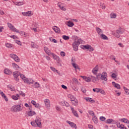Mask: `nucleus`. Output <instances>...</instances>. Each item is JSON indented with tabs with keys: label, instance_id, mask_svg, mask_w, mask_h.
I'll return each mask as SVG.
<instances>
[{
	"label": "nucleus",
	"instance_id": "nucleus-1",
	"mask_svg": "<svg viewBox=\"0 0 129 129\" xmlns=\"http://www.w3.org/2000/svg\"><path fill=\"white\" fill-rule=\"evenodd\" d=\"M23 108H24V105L22 104L20 105H15L11 107V111L13 112H18L19 111H22Z\"/></svg>",
	"mask_w": 129,
	"mask_h": 129
},
{
	"label": "nucleus",
	"instance_id": "nucleus-2",
	"mask_svg": "<svg viewBox=\"0 0 129 129\" xmlns=\"http://www.w3.org/2000/svg\"><path fill=\"white\" fill-rule=\"evenodd\" d=\"M31 124L32 126H38V127H42V124L41 123V118L37 116L35 121H31Z\"/></svg>",
	"mask_w": 129,
	"mask_h": 129
},
{
	"label": "nucleus",
	"instance_id": "nucleus-3",
	"mask_svg": "<svg viewBox=\"0 0 129 129\" xmlns=\"http://www.w3.org/2000/svg\"><path fill=\"white\" fill-rule=\"evenodd\" d=\"M8 26L13 32H14L15 33H20V31L18 29H17L15 26L12 25V24L8 23Z\"/></svg>",
	"mask_w": 129,
	"mask_h": 129
},
{
	"label": "nucleus",
	"instance_id": "nucleus-4",
	"mask_svg": "<svg viewBox=\"0 0 129 129\" xmlns=\"http://www.w3.org/2000/svg\"><path fill=\"white\" fill-rule=\"evenodd\" d=\"M80 45V41L78 40L77 41H75L73 44V47L74 51H78V46Z\"/></svg>",
	"mask_w": 129,
	"mask_h": 129
},
{
	"label": "nucleus",
	"instance_id": "nucleus-5",
	"mask_svg": "<svg viewBox=\"0 0 129 129\" xmlns=\"http://www.w3.org/2000/svg\"><path fill=\"white\" fill-rule=\"evenodd\" d=\"M45 105L47 109H50V100L49 99H46L44 101Z\"/></svg>",
	"mask_w": 129,
	"mask_h": 129
},
{
	"label": "nucleus",
	"instance_id": "nucleus-6",
	"mask_svg": "<svg viewBox=\"0 0 129 129\" xmlns=\"http://www.w3.org/2000/svg\"><path fill=\"white\" fill-rule=\"evenodd\" d=\"M20 75L21 73H20L19 72L16 71L13 72V76L16 81H19V78H18V77H19V76H20Z\"/></svg>",
	"mask_w": 129,
	"mask_h": 129
},
{
	"label": "nucleus",
	"instance_id": "nucleus-7",
	"mask_svg": "<svg viewBox=\"0 0 129 129\" xmlns=\"http://www.w3.org/2000/svg\"><path fill=\"white\" fill-rule=\"evenodd\" d=\"M106 77H107V74L106 72H104L102 73L100 79H101V80H104V81H107V78H106Z\"/></svg>",
	"mask_w": 129,
	"mask_h": 129
},
{
	"label": "nucleus",
	"instance_id": "nucleus-8",
	"mask_svg": "<svg viewBox=\"0 0 129 129\" xmlns=\"http://www.w3.org/2000/svg\"><path fill=\"white\" fill-rule=\"evenodd\" d=\"M44 50L46 54H47V55H48V56H51V55H52V53H53V52H51V50L49 49V48L46 46L44 47Z\"/></svg>",
	"mask_w": 129,
	"mask_h": 129
},
{
	"label": "nucleus",
	"instance_id": "nucleus-9",
	"mask_svg": "<svg viewBox=\"0 0 129 129\" xmlns=\"http://www.w3.org/2000/svg\"><path fill=\"white\" fill-rule=\"evenodd\" d=\"M84 48H85V49H89V52H92V51H94V49H93V47L89 45H84Z\"/></svg>",
	"mask_w": 129,
	"mask_h": 129
},
{
	"label": "nucleus",
	"instance_id": "nucleus-10",
	"mask_svg": "<svg viewBox=\"0 0 129 129\" xmlns=\"http://www.w3.org/2000/svg\"><path fill=\"white\" fill-rule=\"evenodd\" d=\"M23 16H26V17H31L33 16V13L31 11H28L27 12L22 13Z\"/></svg>",
	"mask_w": 129,
	"mask_h": 129
},
{
	"label": "nucleus",
	"instance_id": "nucleus-11",
	"mask_svg": "<svg viewBox=\"0 0 129 129\" xmlns=\"http://www.w3.org/2000/svg\"><path fill=\"white\" fill-rule=\"evenodd\" d=\"M60 104L61 105H62L63 106H66L67 107H69V106H70L69 103L65 101H61Z\"/></svg>",
	"mask_w": 129,
	"mask_h": 129
},
{
	"label": "nucleus",
	"instance_id": "nucleus-12",
	"mask_svg": "<svg viewBox=\"0 0 129 129\" xmlns=\"http://www.w3.org/2000/svg\"><path fill=\"white\" fill-rule=\"evenodd\" d=\"M71 109L74 115H75V116H76V117H79L78 114L77 113V112L76 111V110H75V109H74V108L72 107H71Z\"/></svg>",
	"mask_w": 129,
	"mask_h": 129
},
{
	"label": "nucleus",
	"instance_id": "nucleus-13",
	"mask_svg": "<svg viewBox=\"0 0 129 129\" xmlns=\"http://www.w3.org/2000/svg\"><path fill=\"white\" fill-rule=\"evenodd\" d=\"M51 56H52L53 59L56 60V61H60V57L57 56L56 54H54V53H51Z\"/></svg>",
	"mask_w": 129,
	"mask_h": 129
},
{
	"label": "nucleus",
	"instance_id": "nucleus-14",
	"mask_svg": "<svg viewBox=\"0 0 129 129\" xmlns=\"http://www.w3.org/2000/svg\"><path fill=\"white\" fill-rule=\"evenodd\" d=\"M97 72H98V67L97 65L92 70V73L95 75H96L97 74Z\"/></svg>",
	"mask_w": 129,
	"mask_h": 129
},
{
	"label": "nucleus",
	"instance_id": "nucleus-15",
	"mask_svg": "<svg viewBox=\"0 0 129 129\" xmlns=\"http://www.w3.org/2000/svg\"><path fill=\"white\" fill-rule=\"evenodd\" d=\"M27 114L28 115V116H33V115H35V114H36V112L34 111L30 110L27 112Z\"/></svg>",
	"mask_w": 129,
	"mask_h": 129
},
{
	"label": "nucleus",
	"instance_id": "nucleus-16",
	"mask_svg": "<svg viewBox=\"0 0 129 129\" xmlns=\"http://www.w3.org/2000/svg\"><path fill=\"white\" fill-rule=\"evenodd\" d=\"M112 84L114 86V87L117 88V89H120V85H119V84H116L114 82H112Z\"/></svg>",
	"mask_w": 129,
	"mask_h": 129
},
{
	"label": "nucleus",
	"instance_id": "nucleus-17",
	"mask_svg": "<svg viewBox=\"0 0 129 129\" xmlns=\"http://www.w3.org/2000/svg\"><path fill=\"white\" fill-rule=\"evenodd\" d=\"M73 82L75 83V84H76V85H81L80 82H79L78 80L75 78H73Z\"/></svg>",
	"mask_w": 129,
	"mask_h": 129
},
{
	"label": "nucleus",
	"instance_id": "nucleus-18",
	"mask_svg": "<svg viewBox=\"0 0 129 129\" xmlns=\"http://www.w3.org/2000/svg\"><path fill=\"white\" fill-rule=\"evenodd\" d=\"M52 29L55 33H59L60 32V28H58V27L57 26H54V27L52 28Z\"/></svg>",
	"mask_w": 129,
	"mask_h": 129
},
{
	"label": "nucleus",
	"instance_id": "nucleus-19",
	"mask_svg": "<svg viewBox=\"0 0 129 129\" xmlns=\"http://www.w3.org/2000/svg\"><path fill=\"white\" fill-rule=\"evenodd\" d=\"M4 73L7 75H10L12 74V71L9 69H6L4 70Z\"/></svg>",
	"mask_w": 129,
	"mask_h": 129
},
{
	"label": "nucleus",
	"instance_id": "nucleus-20",
	"mask_svg": "<svg viewBox=\"0 0 129 129\" xmlns=\"http://www.w3.org/2000/svg\"><path fill=\"white\" fill-rule=\"evenodd\" d=\"M0 94L2 95V97L6 100V101H8V98L7 97V96H6V94L4 93V92H0Z\"/></svg>",
	"mask_w": 129,
	"mask_h": 129
},
{
	"label": "nucleus",
	"instance_id": "nucleus-21",
	"mask_svg": "<svg viewBox=\"0 0 129 129\" xmlns=\"http://www.w3.org/2000/svg\"><path fill=\"white\" fill-rule=\"evenodd\" d=\"M32 86L34 88H39L40 84L38 82H35Z\"/></svg>",
	"mask_w": 129,
	"mask_h": 129
},
{
	"label": "nucleus",
	"instance_id": "nucleus-22",
	"mask_svg": "<svg viewBox=\"0 0 129 129\" xmlns=\"http://www.w3.org/2000/svg\"><path fill=\"white\" fill-rule=\"evenodd\" d=\"M50 69L53 72H55L56 73H57V74H60V72H59V71L57 70L56 69H55V68L53 67H50Z\"/></svg>",
	"mask_w": 129,
	"mask_h": 129
},
{
	"label": "nucleus",
	"instance_id": "nucleus-23",
	"mask_svg": "<svg viewBox=\"0 0 129 129\" xmlns=\"http://www.w3.org/2000/svg\"><path fill=\"white\" fill-rule=\"evenodd\" d=\"M92 120L94 121V123L96 124L98 123L97 117H96L95 115L93 116Z\"/></svg>",
	"mask_w": 129,
	"mask_h": 129
},
{
	"label": "nucleus",
	"instance_id": "nucleus-24",
	"mask_svg": "<svg viewBox=\"0 0 129 129\" xmlns=\"http://www.w3.org/2000/svg\"><path fill=\"white\" fill-rule=\"evenodd\" d=\"M85 99L89 102H95V101H94V100L92 99L91 98L86 97L85 98Z\"/></svg>",
	"mask_w": 129,
	"mask_h": 129
},
{
	"label": "nucleus",
	"instance_id": "nucleus-25",
	"mask_svg": "<svg viewBox=\"0 0 129 129\" xmlns=\"http://www.w3.org/2000/svg\"><path fill=\"white\" fill-rule=\"evenodd\" d=\"M73 67H74V68H75V70H80V68H79V66L76 64V63H73V64L72 65Z\"/></svg>",
	"mask_w": 129,
	"mask_h": 129
},
{
	"label": "nucleus",
	"instance_id": "nucleus-26",
	"mask_svg": "<svg viewBox=\"0 0 129 129\" xmlns=\"http://www.w3.org/2000/svg\"><path fill=\"white\" fill-rule=\"evenodd\" d=\"M96 30L99 35H100V34L102 33V30H101V29H100V28L96 27Z\"/></svg>",
	"mask_w": 129,
	"mask_h": 129
},
{
	"label": "nucleus",
	"instance_id": "nucleus-27",
	"mask_svg": "<svg viewBox=\"0 0 129 129\" xmlns=\"http://www.w3.org/2000/svg\"><path fill=\"white\" fill-rule=\"evenodd\" d=\"M92 78H94L95 79V81H97V80H99V79H100V77H101V75L100 74H98L96 77H94L93 76H92Z\"/></svg>",
	"mask_w": 129,
	"mask_h": 129
},
{
	"label": "nucleus",
	"instance_id": "nucleus-28",
	"mask_svg": "<svg viewBox=\"0 0 129 129\" xmlns=\"http://www.w3.org/2000/svg\"><path fill=\"white\" fill-rule=\"evenodd\" d=\"M67 25L68 26V27H73V26H74V23H73V22L70 21L68 22Z\"/></svg>",
	"mask_w": 129,
	"mask_h": 129
},
{
	"label": "nucleus",
	"instance_id": "nucleus-29",
	"mask_svg": "<svg viewBox=\"0 0 129 129\" xmlns=\"http://www.w3.org/2000/svg\"><path fill=\"white\" fill-rule=\"evenodd\" d=\"M72 104L75 106H77L78 105V100H75L74 101H72Z\"/></svg>",
	"mask_w": 129,
	"mask_h": 129
},
{
	"label": "nucleus",
	"instance_id": "nucleus-30",
	"mask_svg": "<svg viewBox=\"0 0 129 129\" xmlns=\"http://www.w3.org/2000/svg\"><path fill=\"white\" fill-rule=\"evenodd\" d=\"M110 17L111 19H115L116 18V14L115 13H111L110 15Z\"/></svg>",
	"mask_w": 129,
	"mask_h": 129
},
{
	"label": "nucleus",
	"instance_id": "nucleus-31",
	"mask_svg": "<svg viewBox=\"0 0 129 129\" xmlns=\"http://www.w3.org/2000/svg\"><path fill=\"white\" fill-rule=\"evenodd\" d=\"M101 39H103V40H107L108 39L107 36H106L104 34H101Z\"/></svg>",
	"mask_w": 129,
	"mask_h": 129
},
{
	"label": "nucleus",
	"instance_id": "nucleus-32",
	"mask_svg": "<svg viewBox=\"0 0 129 129\" xmlns=\"http://www.w3.org/2000/svg\"><path fill=\"white\" fill-rule=\"evenodd\" d=\"M123 32H124V31H122V30H121V29H118V30H117L116 31V32H115V33H116V34H123Z\"/></svg>",
	"mask_w": 129,
	"mask_h": 129
},
{
	"label": "nucleus",
	"instance_id": "nucleus-33",
	"mask_svg": "<svg viewBox=\"0 0 129 129\" xmlns=\"http://www.w3.org/2000/svg\"><path fill=\"white\" fill-rule=\"evenodd\" d=\"M123 89H124V90H125L126 94H127V95H129V90L127 88H125V87H123Z\"/></svg>",
	"mask_w": 129,
	"mask_h": 129
},
{
	"label": "nucleus",
	"instance_id": "nucleus-34",
	"mask_svg": "<svg viewBox=\"0 0 129 129\" xmlns=\"http://www.w3.org/2000/svg\"><path fill=\"white\" fill-rule=\"evenodd\" d=\"M113 121V119H108L106 120V123L110 124L111 122Z\"/></svg>",
	"mask_w": 129,
	"mask_h": 129
},
{
	"label": "nucleus",
	"instance_id": "nucleus-35",
	"mask_svg": "<svg viewBox=\"0 0 129 129\" xmlns=\"http://www.w3.org/2000/svg\"><path fill=\"white\" fill-rule=\"evenodd\" d=\"M71 127H73V128H77V126H76V124L74 123V122H72V124H71Z\"/></svg>",
	"mask_w": 129,
	"mask_h": 129
},
{
	"label": "nucleus",
	"instance_id": "nucleus-36",
	"mask_svg": "<svg viewBox=\"0 0 129 129\" xmlns=\"http://www.w3.org/2000/svg\"><path fill=\"white\" fill-rule=\"evenodd\" d=\"M112 34L114 37H116V38H119L120 37V35L119 34L116 33V32H113Z\"/></svg>",
	"mask_w": 129,
	"mask_h": 129
},
{
	"label": "nucleus",
	"instance_id": "nucleus-37",
	"mask_svg": "<svg viewBox=\"0 0 129 129\" xmlns=\"http://www.w3.org/2000/svg\"><path fill=\"white\" fill-rule=\"evenodd\" d=\"M85 81H86V82H90V81H91V78L86 77L85 79Z\"/></svg>",
	"mask_w": 129,
	"mask_h": 129
},
{
	"label": "nucleus",
	"instance_id": "nucleus-38",
	"mask_svg": "<svg viewBox=\"0 0 129 129\" xmlns=\"http://www.w3.org/2000/svg\"><path fill=\"white\" fill-rule=\"evenodd\" d=\"M33 83H34V80H33V79H29L28 80V82H27L28 84H33Z\"/></svg>",
	"mask_w": 129,
	"mask_h": 129
},
{
	"label": "nucleus",
	"instance_id": "nucleus-39",
	"mask_svg": "<svg viewBox=\"0 0 129 129\" xmlns=\"http://www.w3.org/2000/svg\"><path fill=\"white\" fill-rule=\"evenodd\" d=\"M62 37V39H63V40H69L70 39L69 36H66V35H63Z\"/></svg>",
	"mask_w": 129,
	"mask_h": 129
},
{
	"label": "nucleus",
	"instance_id": "nucleus-40",
	"mask_svg": "<svg viewBox=\"0 0 129 129\" xmlns=\"http://www.w3.org/2000/svg\"><path fill=\"white\" fill-rule=\"evenodd\" d=\"M71 62H72V65H73V64H76V59L75 58L72 57L71 59Z\"/></svg>",
	"mask_w": 129,
	"mask_h": 129
},
{
	"label": "nucleus",
	"instance_id": "nucleus-41",
	"mask_svg": "<svg viewBox=\"0 0 129 129\" xmlns=\"http://www.w3.org/2000/svg\"><path fill=\"white\" fill-rule=\"evenodd\" d=\"M23 5H24V2H23L16 3V6H23Z\"/></svg>",
	"mask_w": 129,
	"mask_h": 129
},
{
	"label": "nucleus",
	"instance_id": "nucleus-42",
	"mask_svg": "<svg viewBox=\"0 0 129 129\" xmlns=\"http://www.w3.org/2000/svg\"><path fill=\"white\" fill-rule=\"evenodd\" d=\"M71 101H74V100H76V98L74 96H71L70 97Z\"/></svg>",
	"mask_w": 129,
	"mask_h": 129
},
{
	"label": "nucleus",
	"instance_id": "nucleus-43",
	"mask_svg": "<svg viewBox=\"0 0 129 129\" xmlns=\"http://www.w3.org/2000/svg\"><path fill=\"white\" fill-rule=\"evenodd\" d=\"M93 91H94V92H97V93H98V92L100 91V89L95 88L93 89Z\"/></svg>",
	"mask_w": 129,
	"mask_h": 129
},
{
	"label": "nucleus",
	"instance_id": "nucleus-44",
	"mask_svg": "<svg viewBox=\"0 0 129 129\" xmlns=\"http://www.w3.org/2000/svg\"><path fill=\"white\" fill-rule=\"evenodd\" d=\"M89 115H92V116H94L95 115L94 114V112H93V111L91 110H89L88 111Z\"/></svg>",
	"mask_w": 129,
	"mask_h": 129
},
{
	"label": "nucleus",
	"instance_id": "nucleus-45",
	"mask_svg": "<svg viewBox=\"0 0 129 129\" xmlns=\"http://www.w3.org/2000/svg\"><path fill=\"white\" fill-rule=\"evenodd\" d=\"M13 66L14 68H15V69H19V68H20V67H19V66L16 63H13Z\"/></svg>",
	"mask_w": 129,
	"mask_h": 129
},
{
	"label": "nucleus",
	"instance_id": "nucleus-46",
	"mask_svg": "<svg viewBox=\"0 0 129 129\" xmlns=\"http://www.w3.org/2000/svg\"><path fill=\"white\" fill-rule=\"evenodd\" d=\"M14 60H15L16 62H20V58L17 55H16V57L14 58Z\"/></svg>",
	"mask_w": 129,
	"mask_h": 129
},
{
	"label": "nucleus",
	"instance_id": "nucleus-47",
	"mask_svg": "<svg viewBox=\"0 0 129 129\" xmlns=\"http://www.w3.org/2000/svg\"><path fill=\"white\" fill-rule=\"evenodd\" d=\"M19 94L23 96V97H25V96H26L25 93L23 92V91H19Z\"/></svg>",
	"mask_w": 129,
	"mask_h": 129
},
{
	"label": "nucleus",
	"instance_id": "nucleus-48",
	"mask_svg": "<svg viewBox=\"0 0 129 129\" xmlns=\"http://www.w3.org/2000/svg\"><path fill=\"white\" fill-rule=\"evenodd\" d=\"M106 118L104 116L100 117V120L101 121H104Z\"/></svg>",
	"mask_w": 129,
	"mask_h": 129
},
{
	"label": "nucleus",
	"instance_id": "nucleus-49",
	"mask_svg": "<svg viewBox=\"0 0 129 129\" xmlns=\"http://www.w3.org/2000/svg\"><path fill=\"white\" fill-rule=\"evenodd\" d=\"M12 99H14V100H18L19 99V98L17 97V96L13 95L12 96Z\"/></svg>",
	"mask_w": 129,
	"mask_h": 129
},
{
	"label": "nucleus",
	"instance_id": "nucleus-50",
	"mask_svg": "<svg viewBox=\"0 0 129 129\" xmlns=\"http://www.w3.org/2000/svg\"><path fill=\"white\" fill-rule=\"evenodd\" d=\"M99 92H100V93L101 94H103L104 95H105V92H104V90L101 89H100V91Z\"/></svg>",
	"mask_w": 129,
	"mask_h": 129
},
{
	"label": "nucleus",
	"instance_id": "nucleus-51",
	"mask_svg": "<svg viewBox=\"0 0 129 129\" xmlns=\"http://www.w3.org/2000/svg\"><path fill=\"white\" fill-rule=\"evenodd\" d=\"M111 76L112 78H116V77H117V75L116 74L113 73L112 74Z\"/></svg>",
	"mask_w": 129,
	"mask_h": 129
},
{
	"label": "nucleus",
	"instance_id": "nucleus-52",
	"mask_svg": "<svg viewBox=\"0 0 129 129\" xmlns=\"http://www.w3.org/2000/svg\"><path fill=\"white\" fill-rule=\"evenodd\" d=\"M10 57L13 59H15L17 57V55L14 54H10Z\"/></svg>",
	"mask_w": 129,
	"mask_h": 129
},
{
	"label": "nucleus",
	"instance_id": "nucleus-53",
	"mask_svg": "<svg viewBox=\"0 0 129 129\" xmlns=\"http://www.w3.org/2000/svg\"><path fill=\"white\" fill-rule=\"evenodd\" d=\"M31 46H32V48H38V45L36 44H32Z\"/></svg>",
	"mask_w": 129,
	"mask_h": 129
},
{
	"label": "nucleus",
	"instance_id": "nucleus-54",
	"mask_svg": "<svg viewBox=\"0 0 129 129\" xmlns=\"http://www.w3.org/2000/svg\"><path fill=\"white\" fill-rule=\"evenodd\" d=\"M6 46L7 47V48H12V44L10 43H6Z\"/></svg>",
	"mask_w": 129,
	"mask_h": 129
},
{
	"label": "nucleus",
	"instance_id": "nucleus-55",
	"mask_svg": "<svg viewBox=\"0 0 129 129\" xmlns=\"http://www.w3.org/2000/svg\"><path fill=\"white\" fill-rule=\"evenodd\" d=\"M23 80L24 81L25 83H28V82L29 81V79H28V78H27L26 77Z\"/></svg>",
	"mask_w": 129,
	"mask_h": 129
},
{
	"label": "nucleus",
	"instance_id": "nucleus-56",
	"mask_svg": "<svg viewBox=\"0 0 129 129\" xmlns=\"http://www.w3.org/2000/svg\"><path fill=\"white\" fill-rule=\"evenodd\" d=\"M10 38H12V39H17L18 38V36L15 35H11L10 36Z\"/></svg>",
	"mask_w": 129,
	"mask_h": 129
},
{
	"label": "nucleus",
	"instance_id": "nucleus-57",
	"mask_svg": "<svg viewBox=\"0 0 129 129\" xmlns=\"http://www.w3.org/2000/svg\"><path fill=\"white\" fill-rule=\"evenodd\" d=\"M60 55H61V56H62V57H64V56L66 55L65 52L63 51L60 52Z\"/></svg>",
	"mask_w": 129,
	"mask_h": 129
},
{
	"label": "nucleus",
	"instance_id": "nucleus-58",
	"mask_svg": "<svg viewBox=\"0 0 129 129\" xmlns=\"http://www.w3.org/2000/svg\"><path fill=\"white\" fill-rule=\"evenodd\" d=\"M57 6H58V8H59V9H61L62 7H63L62 6V4H61V3H58Z\"/></svg>",
	"mask_w": 129,
	"mask_h": 129
},
{
	"label": "nucleus",
	"instance_id": "nucleus-59",
	"mask_svg": "<svg viewBox=\"0 0 129 129\" xmlns=\"http://www.w3.org/2000/svg\"><path fill=\"white\" fill-rule=\"evenodd\" d=\"M34 105H35V107H36V108H40V104H39V103H37Z\"/></svg>",
	"mask_w": 129,
	"mask_h": 129
},
{
	"label": "nucleus",
	"instance_id": "nucleus-60",
	"mask_svg": "<svg viewBox=\"0 0 129 129\" xmlns=\"http://www.w3.org/2000/svg\"><path fill=\"white\" fill-rule=\"evenodd\" d=\"M125 126H124V125L122 124H121L120 125V129H124V127Z\"/></svg>",
	"mask_w": 129,
	"mask_h": 129
},
{
	"label": "nucleus",
	"instance_id": "nucleus-61",
	"mask_svg": "<svg viewBox=\"0 0 129 129\" xmlns=\"http://www.w3.org/2000/svg\"><path fill=\"white\" fill-rule=\"evenodd\" d=\"M81 90H82V92H83L84 93H85V92H86V89L84 88H82L81 89Z\"/></svg>",
	"mask_w": 129,
	"mask_h": 129
},
{
	"label": "nucleus",
	"instance_id": "nucleus-62",
	"mask_svg": "<svg viewBox=\"0 0 129 129\" xmlns=\"http://www.w3.org/2000/svg\"><path fill=\"white\" fill-rule=\"evenodd\" d=\"M20 75V77L22 79H24L25 78H26V76H25L24 75Z\"/></svg>",
	"mask_w": 129,
	"mask_h": 129
},
{
	"label": "nucleus",
	"instance_id": "nucleus-63",
	"mask_svg": "<svg viewBox=\"0 0 129 129\" xmlns=\"http://www.w3.org/2000/svg\"><path fill=\"white\" fill-rule=\"evenodd\" d=\"M31 103L32 104H33V105H36L37 103H36V101H35L34 100H32L31 101Z\"/></svg>",
	"mask_w": 129,
	"mask_h": 129
},
{
	"label": "nucleus",
	"instance_id": "nucleus-64",
	"mask_svg": "<svg viewBox=\"0 0 129 129\" xmlns=\"http://www.w3.org/2000/svg\"><path fill=\"white\" fill-rule=\"evenodd\" d=\"M61 87L62 88H63V89H67V87L66 86L64 85H61Z\"/></svg>",
	"mask_w": 129,
	"mask_h": 129
}]
</instances>
